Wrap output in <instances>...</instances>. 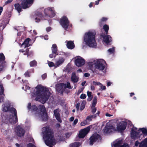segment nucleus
<instances>
[{
	"label": "nucleus",
	"instance_id": "nucleus-62",
	"mask_svg": "<svg viewBox=\"0 0 147 147\" xmlns=\"http://www.w3.org/2000/svg\"><path fill=\"white\" fill-rule=\"evenodd\" d=\"M105 115L107 117H111V116H113V115H112L110 114H109L108 113H106L105 114Z\"/></svg>",
	"mask_w": 147,
	"mask_h": 147
},
{
	"label": "nucleus",
	"instance_id": "nucleus-29",
	"mask_svg": "<svg viewBox=\"0 0 147 147\" xmlns=\"http://www.w3.org/2000/svg\"><path fill=\"white\" fill-rule=\"evenodd\" d=\"M24 84V86L22 87V89L24 90L25 91H26L27 90H29L30 87L28 86L29 85L28 81H25Z\"/></svg>",
	"mask_w": 147,
	"mask_h": 147
},
{
	"label": "nucleus",
	"instance_id": "nucleus-22",
	"mask_svg": "<svg viewBox=\"0 0 147 147\" xmlns=\"http://www.w3.org/2000/svg\"><path fill=\"white\" fill-rule=\"evenodd\" d=\"M66 43V46L67 47L70 49H74L75 47L74 42L71 41H65Z\"/></svg>",
	"mask_w": 147,
	"mask_h": 147
},
{
	"label": "nucleus",
	"instance_id": "nucleus-11",
	"mask_svg": "<svg viewBox=\"0 0 147 147\" xmlns=\"http://www.w3.org/2000/svg\"><path fill=\"white\" fill-rule=\"evenodd\" d=\"M34 0H23L21 5L22 8L26 9L29 7L33 4Z\"/></svg>",
	"mask_w": 147,
	"mask_h": 147
},
{
	"label": "nucleus",
	"instance_id": "nucleus-57",
	"mask_svg": "<svg viewBox=\"0 0 147 147\" xmlns=\"http://www.w3.org/2000/svg\"><path fill=\"white\" fill-rule=\"evenodd\" d=\"M47 77V75L46 74H44L42 76V78L43 79H45Z\"/></svg>",
	"mask_w": 147,
	"mask_h": 147
},
{
	"label": "nucleus",
	"instance_id": "nucleus-16",
	"mask_svg": "<svg viewBox=\"0 0 147 147\" xmlns=\"http://www.w3.org/2000/svg\"><path fill=\"white\" fill-rule=\"evenodd\" d=\"M100 139V136L97 134H94L90 138V145H92L93 143L96 141L98 139Z\"/></svg>",
	"mask_w": 147,
	"mask_h": 147
},
{
	"label": "nucleus",
	"instance_id": "nucleus-37",
	"mask_svg": "<svg viewBox=\"0 0 147 147\" xmlns=\"http://www.w3.org/2000/svg\"><path fill=\"white\" fill-rule=\"evenodd\" d=\"M90 123H88L86 120L81 122L80 123V125L82 126H84L86 125H88Z\"/></svg>",
	"mask_w": 147,
	"mask_h": 147
},
{
	"label": "nucleus",
	"instance_id": "nucleus-14",
	"mask_svg": "<svg viewBox=\"0 0 147 147\" xmlns=\"http://www.w3.org/2000/svg\"><path fill=\"white\" fill-rule=\"evenodd\" d=\"M115 130V127L113 125L107 123L104 129V131L107 133H109Z\"/></svg>",
	"mask_w": 147,
	"mask_h": 147
},
{
	"label": "nucleus",
	"instance_id": "nucleus-58",
	"mask_svg": "<svg viewBox=\"0 0 147 147\" xmlns=\"http://www.w3.org/2000/svg\"><path fill=\"white\" fill-rule=\"evenodd\" d=\"M119 147H129V146L128 144H126L121 146Z\"/></svg>",
	"mask_w": 147,
	"mask_h": 147
},
{
	"label": "nucleus",
	"instance_id": "nucleus-54",
	"mask_svg": "<svg viewBox=\"0 0 147 147\" xmlns=\"http://www.w3.org/2000/svg\"><path fill=\"white\" fill-rule=\"evenodd\" d=\"M3 39V37L2 35L0 34V44L1 43Z\"/></svg>",
	"mask_w": 147,
	"mask_h": 147
},
{
	"label": "nucleus",
	"instance_id": "nucleus-41",
	"mask_svg": "<svg viewBox=\"0 0 147 147\" xmlns=\"http://www.w3.org/2000/svg\"><path fill=\"white\" fill-rule=\"evenodd\" d=\"M4 91V88L2 85H0V95L3 93Z\"/></svg>",
	"mask_w": 147,
	"mask_h": 147
},
{
	"label": "nucleus",
	"instance_id": "nucleus-30",
	"mask_svg": "<svg viewBox=\"0 0 147 147\" xmlns=\"http://www.w3.org/2000/svg\"><path fill=\"white\" fill-rule=\"evenodd\" d=\"M51 50L53 54H57V48L56 44H54L52 45L51 47Z\"/></svg>",
	"mask_w": 147,
	"mask_h": 147
},
{
	"label": "nucleus",
	"instance_id": "nucleus-5",
	"mask_svg": "<svg viewBox=\"0 0 147 147\" xmlns=\"http://www.w3.org/2000/svg\"><path fill=\"white\" fill-rule=\"evenodd\" d=\"M96 33L94 31H89L86 32L84 36V41L90 47H95L97 45L95 39Z\"/></svg>",
	"mask_w": 147,
	"mask_h": 147
},
{
	"label": "nucleus",
	"instance_id": "nucleus-33",
	"mask_svg": "<svg viewBox=\"0 0 147 147\" xmlns=\"http://www.w3.org/2000/svg\"><path fill=\"white\" fill-rule=\"evenodd\" d=\"M33 72V70L32 69H30L28 70L27 71H26L24 75L26 77H30V74Z\"/></svg>",
	"mask_w": 147,
	"mask_h": 147
},
{
	"label": "nucleus",
	"instance_id": "nucleus-27",
	"mask_svg": "<svg viewBox=\"0 0 147 147\" xmlns=\"http://www.w3.org/2000/svg\"><path fill=\"white\" fill-rule=\"evenodd\" d=\"M79 78V77L76 76L75 73L73 72L72 73L71 80L74 83L77 82Z\"/></svg>",
	"mask_w": 147,
	"mask_h": 147
},
{
	"label": "nucleus",
	"instance_id": "nucleus-60",
	"mask_svg": "<svg viewBox=\"0 0 147 147\" xmlns=\"http://www.w3.org/2000/svg\"><path fill=\"white\" fill-rule=\"evenodd\" d=\"M51 30V28L50 27H48L46 28V30L47 32H49Z\"/></svg>",
	"mask_w": 147,
	"mask_h": 147
},
{
	"label": "nucleus",
	"instance_id": "nucleus-49",
	"mask_svg": "<svg viewBox=\"0 0 147 147\" xmlns=\"http://www.w3.org/2000/svg\"><path fill=\"white\" fill-rule=\"evenodd\" d=\"M21 27L18 26V27H14V29L15 30H16L17 31H19Z\"/></svg>",
	"mask_w": 147,
	"mask_h": 147
},
{
	"label": "nucleus",
	"instance_id": "nucleus-43",
	"mask_svg": "<svg viewBox=\"0 0 147 147\" xmlns=\"http://www.w3.org/2000/svg\"><path fill=\"white\" fill-rule=\"evenodd\" d=\"M115 50V48L113 47L111 49H110L108 50V52L110 53H113Z\"/></svg>",
	"mask_w": 147,
	"mask_h": 147
},
{
	"label": "nucleus",
	"instance_id": "nucleus-56",
	"mask_svg": "<svg viewBox=\"0 0 147 147\" xmlns=\"http://www.w3.org/2000/svg\"><path fill=\"white\" fill-rule=\"evenodd\" d=\"M87 94L88 96H92V95L91 92L88 91L87 92Z\"/></svg>",
	"mask_w": 147,
	"mask_h": 147
},
{
	"label": "nucleus",
	"instance_id": "nucleus-42",
	"mask_svg": "<svg viewBox=\"0 0 147 147\" xmlns=\"http://www.w3.org/2000/svg\"><path fill=\"white\" fill-rule=\"evenodd\" d=\"M93 84L94 85H97L98 86H100L101 85V84L99 82L93 81Z\"/></svg>",
	"mask_w": 147,
	"mask_h": 147
},
{
	"label": "nucleus",
	"instance_id": "nucleus-15",
	"mask_svg": "<svg viewBox=\"0 0 147 147\" xmlns=\"http://www.w3.org/2000/svg\"><path fill=\"white\" fill-rule=\"evenodd\" d=\"M15 133L17 136L21 137L24 136L25 131L21 126H19L16 128Z\"/></svg>",
	"mask_w": 147,
	"mask_h": 147
},
{
	"label": "nucleus",
	"instance_id": "nucleus-50",
	"mask_svg": "<svg viewBox=\"0 0 147 147\" xmlns=\"http://www.w3.org/2000/svg\"><path fill=\"white\" fill-rule=\"evenodd\" d=\"M78 120L77 119H75L74 121V122H73V125H76L77 124V123H78Z\"/></svg>",
	"mask_w": 147,
	"mask_h": 147
},
{
	"label": "nucleus",
	"instance_id": "nucleus-9",
	"mask_svg": "<svg viewBox=\"0 0 147 147\" xmlns=\"http://www.w3.org/2000/svg\"><path fill=\"white\" fill-rule=\"evenodd\" d=\"M44 13L46 18H53L55 16L53 7H49L45 9L44 10Z\"/></svg>",
	"mask_w": 147,
	"mask_h": 147
},
{
	"label": "nucleus",
	"instance_id": "nucleus-28",
	"mask_svg": "<svg viewBox=\"0 0 147 147\" xmlns=\"http://www.w3.org/2000/svg\"><path fill=\"white\" fill-rule=\"evenodd\" d=\"M30 40V39L28 38L26 39L24 42L22 44L21 46L24 47V48L28 47L30 46L29 44V42Z\"/></svg>",
	"mask_w": 147,
	"mask_h": 147
},
{
	"label": "nucleus",
	"instance_id": "nucleus-1",
	"mask_svg": "<svg viewBox=\"0 0 147 147\" xmlns=\"http://www.w3.org/2000/svg\"><path fill=\"white\" fill-rule=\"evenodd\" d=\"M50 89L41 85H38L33 88L31 91L32 97H35V100L43 104L45 102L50 95Z\"/></svg>",
	"mask_w": 147,
	"mask_h": 147
},
{
	"label": "nucleus",
	"instance_id": "nucleus-63",
	"mask_svg": "<svg viewBox=\"0 0 147 147\" xmlns=\"http://www.w3.org/2000/svg\"><path fill=\"white\" fill-rule=\"evenodd\" d=\"M84 76L85 77H87L89 76L90 74L88 73H85L84 74Z\"/></svg>",
	"mask_w": 147,
	"mask_h": 147
},
{
	"label": "nucleus",
	"instance_id": "nucleus-40",
	"mask_svg": "<svg viewBox=\"0 0 147 147\" xmlns=\"http://www.w3.org/2000/svg\"><path fill=\"white\" fill-rule=\"evenodd\" d=\"M30 66L34 67L37 65V62L35 60L31 61L30 63Z\"/></svg>",
	"mask_w": 147,
	"mask_h": 147
},
{
	"label": "nucleus",
	"instance_id": "nucleus-32",
	"mask_svg": "<svg viewBox=\"0 0 147 147\" xmlns=\"http://www.w3.org/2000/svg\"><path fill=\"white\" fill-rule=\"evenodd\" d=\"M15 8L20 13L22 11V7L19 3L15 4L14 5Z\"/></svg>",
	"mask_w": 147,
	"mask_h": 147
},
{
	"label": "nucleus",
	"instance_id": "nucleus-19",
	"mask_svg": "<svg viewBox=\"0 0 147 147\" xmlns=\"http://www.w3.org/2000/svg\"><path fill=\"white\" fill-rule=\"evenodd\" d=\"M103 38V41L107 44L108 45L111 41V38L110 36L101 35Z\"/></svg>",
	"mask_w": 147,
	"mask_h": 147
},
{
	"label": "nucleus",
	"instance_id": "nucleus-46",
	"mask_svg": "<svg viewBox=\"0 0 147 147\" xmlns=\"http://www.w3.org/2000/svg\"><path fill=\"white\" fill-rule=\"evenodd\" d=\"M56 54H53L52 53V54L49 55V57L50 58H52L53 57H55L56 56Z\"/></svg>",
	"mask_w": 147,
	"mask_h": 147
},
{
	"label": "nucleus",
	"instance_id": "nucleus-55",
	"mask_svg": "<svg viewBox=\"0 0 147 147\" xmlns=\"http://www.w3.org/2000/svg\"><path fill=\"white\" fill-rule=\"evenodd\" d=\"M4 98L1 96H0V103L4 101Z\"/></svg>",
	"mask_w": 147,
	"mask_h": 147
},
{
	"label": "nucleus",
	"instance_id": "nucleus-53",
	"mask_svg": "<svg viewBox=\"0 0 147 147\" xmlns=\"http://www.w3.org/2000/svg\"><path fill=\"white\" fill-rule=\"evenodd\" d=\"M92 112L93 113H94L96 112V108H95L94 107H92Z\"/></svg>",
	"mask_w": 147,
	"mask_h": 147
},
{
	"label": "nucleus",
	"instance_id": "nucleus-36",
	"mask_svg": "<svg viewBox=\"0 0 147 147\" xmlns=\"http://www.w3.org/2000/svg\"><path fill=\"white\" fill-rule=\"evenodd\" d=\"M103 28L105 30L106 34H107L109 29V26L107 25H105L103 26Z\"/></svg>",
	"mask_w": 147,
	"mask_h": 147
},
{
	"label": "nucleus",
	"instance_id": "nucleus-48",
	"mask_svg": "<svg viewBox=\"0 0 147 147\" xmlns=\"http://www.w3.org/2000/svg\"><path fill=\"white\" fill-rule=\"evenodd\" d=\"M13 1V0H8L5 2V5H6L11 3Z\"/></svg>",
	"mask_w": 147,
	"mask_h": 147
},
{
	"label": "nucleus",
	"instance_id": "nucleus-10",
	"mask_svg": "<svg viewBox=\"0 0 147 147\" xmlns=\"http://www.w3.org/2000/svg\"><path fill=\"white\" fill-rule=\"evenodd\" d=\"M75 63L77 66L80 67L84 65L85 61L81 57L78 56L75 57Z\"/></svg>",
	"mask_w": 147,
	"mask_h": 147
},
{
	"label": "nucleus",
	"instance_id": "nucleus-17",
	"mask_svg": "<svg viewBox=\"0 0 147 147\" xmlns=\"http://www.w3.org/2000/svg\"><path fill=\"white\" fill-rule=\"evenodd\" d=\"M123 143V140L119 138L115 140L111 144L112 147H119Z\"/></svg>",
	"mask_w": 147,
	"mask_h": 147
},
{
	"label": "nucleus",
	"instance_id": "nucleus-12",
	"mask_svg": "<svg viewBox=\"0 0 147 147\" xmlns=\"http://www.w3.org/2000/svg\"><path fill=\"white\" fill-rule=\"evenodd\" d=\"M90 129V127L88 126L86 128L81 130L79 132L78 136L80 138H83L88 134Z\"/></svg>",
	"mask_w": 147,
	"mask_h": 147
},
{
	"label": "nucleus",
	"instance_id": "nucleus-23",
	"mask_svg": "<svg viewBox=\"0 0 147 147\" xmlns=\"http://www.w3.org/2000/svg\"><path fill=\"white\" fill-rule=\"evenodd\" d=\"M64 59L62 57L59 58L55 63V67H57L61 65L64 62Z\"/></svg>",
	"mask_w": 147,
	"mask_h": 147
},
{
	"label": "nucleus",
	"instance_id": "nucleus-13",
	"mask_svg": "<svg viewBox=\"0 0 147 147\" xmlns=\"http://www.w3.org/2000/svg\"><path fill=\"white\" fill-rule=\"evenodd\" d=\"M69 23L68 19L66 17H63L61 19L60 24L63 28H67L69 25Z\"/></svg>",
	"mask_w": 147,
	"mask_h": 147
},
{
	"label": "nucleus",
	"instance_id": "nucleus-34",
	"mask_svg": "<svg viewBox=\"0 0 147 147\" xmlns=\"http://www.w3.org/2000/svg\"><path fill=\"white\" fill-rule=\"evenodd\" d=\"M81 145V144L78 142H76L74 143L71 144L69 147H79Z\"/></svg>",
	"mask_w": 147,
	"mask_h": 147
},
{
	"label": "nucleus",
	"instance_id": "nucleus-3",
	"mask_svg": "<svg viewBox=\"0 0 147 147\" xmlns=\"http://www.w3.org/2000/svg\"><path fill=\"white\" fill-rule=\"evenodd\" d=\"M27 107L33 115L40 118L42 120L47 119V113L45 107L43 105H40L38 109L36 106L34 105L31 106V103H29L28 104Z\"/></svg>",
	"mask_w": 147,
	"mask_h": 147
},
{
	"label": "nucleus",
	"instance_id": "nucleus-18",
	"mask_svg": "<svg viewBox=\"0 0 147 147\" xmlns=\"http://www.w3.org/2000/svg\"><path fill=\"white\" fill-rule=\"evenodd\" d=\"M139 145V147H147V138L140 143L138 141H137L135 143V146H137Z\"/></svg>",
	"mask_w": 147,
	"mask_h": 147
},
{
	"label": "nucleus",
	"instance_id": "nucleus-61",
	"mask_svg": "<svg viewBox=\"0 0 147 147\" xmlns=\"http://www.w3.org/2000/svg\"><path fill=\"white\" fill-rule=\"evenodd\" d=\"M41 37L42 38H44V39H45V40H47L48 39V35H45V36L44 37H42V36H41Z\"/></svg>",
	"mask_w": 147,
	"mask_h": 147
},
{
	"label": "nucleus",
	"instance_id": "nucleus-44",
	"mask_svg": "<svg viewBox=\"0 0 147 147\" xmlns=\"http://www.w3.org/2000/svg\"><path fill=\"white\" fill-rule=\"evenodd\" d=\"M86 95L84 94H81L80 98L82 99H84L86 98Z\"/></svg>",
	"mask_w": 147,
	"mask_h": 147
},
{
	"label": "nucleus",
	"instance_id": "nucleus-35",
	"mask_svg": "<svg viewBox=\"0 0 147 147\" xmlns=\"http://www.w3.org/2000/svg\"><path fill=\"white\" fill-rule=\"evenodd\" d=\"M97 98L96 96H95L94 97L93 101L92 104V107H95L97 103Z\"/></svg>",
	"mask_w": 147,
	"mask_h": 147
},
{
	"label": "nucleus",
	"instance_id": "nucleus-39",
	"mask_svg": "<svg viewBox=\"0 0 147 147\" xmlns=\"http://www.w3.org/2000/svg\"><path fill=\"white\" fill-rule=\"evenodd\" d=\"M48 63L50 67H54L55 68L57 67H55V64L52 62L48 61Z\"/></svg>",
	"mask_w": 147,
	"mask_h": 147
},
{
	"label": "nucleus",
	"instance_id": "nucleus-47",
	"mask_svg": "<svg viewBox=\"0 0 147 147\" xmlns=\"http://www.w3.org/2000/svg\"><path fill=\"white\" fill-rule=\"evenodd\" d=\"M27 147H36L33 144H32L31 143H30V144H29L27 145Z\"/></svg>",
	"mask_w": 147,
	"mask_h": 147
},
{
	"label": "nucleus",
	"instance_id": "nucleus-59",
	"mask_svg": "<svg viewBox=\"0 0 147 147\" xmlns=\"http://www.w3.org/2000/svg\"><path fill=\"white\" fill-rule=\"evenodd\" d=\"M5 26L4 25L2 26V25H0V30H3Z\"/></svg>",
	"mask_w": 147,
	"mask_h": 147
},
{
	"label": "nucleus",
	"instance_id": "nucleus-52",
	"mask_svg": "<svg viewBox=\"0 0 147 147\" xmlns=\"http://www.w3.org/2000/svg\"><path fill=\"white\" fill-rule=\"evenodd\" d=\"M80 106V103H78L76 106V109L78 111L79 109Z\"/></svg>",
	"mask_w": 147,
	"mask_h": 147
},
{
	"label": "nucleus",
	"instance_id": "nucleus-31",
	"mask_svg": "<svg viewBox=\"0 0 147 147\" xmlns=\"http://www.w3.org/2000/svg\"><path fill=\"white\" fill-rule=\"evenodd\" d=\"M42 14L40 13L37 14L36 17L35 18V22H38L40 21V19L42 18Z\"/></svg>",
	"mask_w": 147,
	"mask_h": 147
},
{
	"label": "nucleus",
	"instance_id": "nucleus-20",
	"mask_svg": "<svg viewBox=\"0 0 147 147\" xmlns=\"http://www.w3.org/2000/svg\"><path fill=\"white\" fill-rule=\"evenodd\" d=\"M54 113L57 120L59 122L61 123L62 121L60 118V115L59 113V111L58 109L54 110Z\"/></svg>",
	"mask_w": 147,
	"mask_h": 147
},
{
	"label": "nucleus",
	"instance_id": "nucleus-45",
	"mask_svg": "<svg viewBox=\"0 0 147 147\" xmlns=\"http://www.w3.org/2000/svg\"><path fill=\"white\" fill-rule=\"evenodd\" d=\"M84 88H81L78 90L77 92V94L78 95L83 90Z\"/></svg>",
	"mask_w": 147,
	"mask_h": 147
},
{
	"label": "nucleus",
	"instance_id": "nucleus-7",
	"mask_svg": "<svg viewBox=\"0 0 147 147\" xmlns=\"http://www.w3.org/2000/svg\"><path fill=\"white\" fill-rule=\"evenodd\" d=\"M88 65L90 68H92L94 66L96 69L99 71H102L105 68L106 63L104 60L103 59H98L89 62L88 63Z\"/></svg>",
	"mask_w": 147,
	"mask_h": 147
},
{
	"label": "nucleus",
	"instance_id": "nucleus-64",
	"mask_svg": "<svg viewBox=\"0 0 147 147\" xmlns=\"http://www.w3.org/2000/svg\"><path fill=\"white\" fill-rule=\"evenodd\" d=\"M107 20V18H104V17H103V18H102L101 20L102 21H106V20Z\"/></svg>",
	"mask_w": 147,
	"mask_h": 147
},
{
	"label": "nucleus",
	"instance_id": "nucleus-8",
	"mask_svg": "<svg viewBox=\"0 0 147 147\" xmlns=\"http://www.w3.org/2000/svg\"><path fill=\"white\" fill-rule=\"evenodd\" d=\"M127 121L123 120L119 121L117 124V129L118 131H122L125 130L127 125Z\"/></svg>",
	"mask_w": 147,
	"mask_h": 147
},
{
	"label": "nucleus",
	"instance_id": "nucleus-24",
	"mask_svg": "<svg viewBox=\"0 0 147 147\" xmlns=\"http://www.w3.org/2000/svg\"><path fill=\"white\" fill-rule=\"evenodd\" d=\"M64 85L66 86L65 87L63 88V92H65L67 93L69 92V89L71 88V87L70 84L69 82H67V84H64Z\"/></svg>",
	"mask_w": 147,
	"mask_h": 147
},
{
	"label": "nucleus",
	"instance_id": "nucleus-4",
	"mask_svg": "<svg viewBox=\"0 0 147 147\" xmlns=\"http://www.w3.org/2000/svg\"><path fill=\"white\" fill-rule=\"evenodd\" d=\"M42 133L45 143L47 145H55L56 144V140L54 138L52 131L49 127L46 126L43 127Z\"/></svg>",
	"mask_w": 147,
	"mask_h": 147
},
{
	"label": "nucleus",
	"instance_id": "nucleus-2",
	"mask_svg": "<svg viewBox=\"0 0 147 147\" xmlns=\"http://www.w3.org/2000/svg\"><path fill=\"white\" fill-rule=\"evenodd\" d=\"M3 111L4 112L9 111L10 113L3 118L4 122L6 123L15 124L18 121L17 116L16 110L13 108H10L9 105L7 104L3 105Z\"/></svg>",
	"mask_w": 147,
	"mask_h": 147
},
{
	"label": "nucleus",
	"instance_id": "nucleus-26",
	"mask_svg": "<svg viewBox=\"0 0 147 147\" xmlns=\"http://www.w3.org/2000/svg\"><path fill=\"white\" fill-rule=\"evenodd\" d=\"M99 114V112L98 111H97V113L94 115L89 116L87 117L86 120L88 122V123H89V122L91 121L93 118H95L96 117L98 116Z\"/></svg>",
	"mask_w": 147,
	"mask_h": 147
},
{
	"label": "nucleus",
	"instance_id": "nucleus-25",
	"mask_svg": "<svg viewBox=\"0 0 147 147\" xmlns=\"http://www.w3.org/2000/svg\"><path fill=\"white\" fill-rule=\"evenodd\" d=\"M5 59V57L3 53H0V65H1V66L3 67L5 65V61H4Z\"/></svg>",
	"mask_w": 147,
	"mask_h": 147
},
{
	"label": "nucleus",
	"instance_id": "nucleus-21",
	"mask_svg": "<svg viewBox=\"0 0 147 147\" xmlns=\"http://www.w3.org/2000/svg\"><path fill=\"white\" fill-rule=\"evenodd\" d=\"M65 86H66L63 83L58 84L56 85V90L59 92H63V88Z\"/></svg>",
	"mask_w": 147,
	"mask_h": 147
},
{
	"label": "nucleus",
	"instance_id": "nucleus-6",
	"mask_svg": "<svg viewBox=\"0 0 147 147\" xmlns=\"http://www.w3.org/2000/svg\"><path fill=\"white\" fill-rule=\"evenodd\" d=\"M147 135V129L140 128L138 130L137 128L133 127L131 132V136L132 139H136L139 138L140 140Z\"/></svg>",
	"mask_w": 147,
	"mask_h": 147
},
{
	"label": "nucleus",
	"instance_id": "nucleus-51",
	"mask_svg": "<svg viewBox=\"0 0 147 147\" xmlns=\"http://www.w3.org/2000/svg\"><path fill=\"white\" fill-rule=\"evenodd\" d=\"M100 86V88L101 90H104L105 89H106L105 87V86L102 85V84H101V85Z\"/></svg>",
	"mask_w": 147,
	"mask_h": 147
},
{
	"label": "nucleus",
	"instance_id": "nucleus-38",
	"mask_svg": "<svg viewBox=\"0 0 147 147\" xmlns=\"http://www.w3.org/2000/svg\"><path fill=\"white\" fill-rule=\"evenodd\" d=\"M86 103V102L85 101H83L82 102L80 107V110L81 111L84 109L85 107Z\"/></svg>",
	"mask_w": 147,
	"mask_h": 147
}]
</instances>
